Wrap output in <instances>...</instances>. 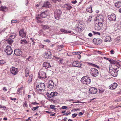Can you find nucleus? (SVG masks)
Returning <instances> with one entry per match:
<instances>
[{"instance_id": "48", "label": "nucleus", "mask_w": 121, "mask_h": 121, "mask_svg": "<svg viewBox=\"0 0 121 121\" xmlns=\"http://www.w3.org/2000/svg\"><path fill=\"white\" fill-rule=\"evenodd\" d=\"M85 102H81L79 101H78L77 102H73V103H84Z\"/></svg>"}, {"instance_id": "38", "label": "nucleus", "mask_w": 121, "mask_h": 121, "mask_svg": "<svg viewBox=\"0 0 121 121\" xmlns=\"http://www.w3.org/2000/svg\"><path fill=\"white\" fill-rule=\"evenodd\" d=\"M19 21H17V20H13L11 21V23H19Z\"/></svg>"}, {"instance_id": "5", "label": "nucleus", "mask_w": 121, "mask_h": 121, "mask_svg": "<svg viewBox=\"0 0 121 121\" xmlns=\"http://www.w3.org/2000/svg\"><path fill=\"white\" fill-rule=\"evenodd\" d=\"M45 72L40 70L38 73V77L40 79H44L47 78Z\"/></svg>"}, {"instance_id": "46", "label": "nucleus", "mask_w": 121, "mask_h": 121, "mask_svg": "<svg viewBox=\"0 0 121 121\" xmlns=\"http://www.w3.org/2000/svg\"><path fill=\"white\" fill-rule=\"evenodd\" d=\"M77 115V114L76 113H74L72 114V116L73 118L76 117Z\"/></svg>"}, {"instance_id": "12", "label": "nucleus", "mask_w": 121, "mask_h": 121, "mask_svg": "<svg viewBox=\"0 0 121 121\" xmlns=\"http://www.w3.org/2000/svg\"><path fill=\"white\" fill-rule=\"evenodd\" d=\"M54 84L53 81L51 80L49 81L48 85V87L49 89L51 90L54 87Z\"/></svg>"}, {"instance_id": "56", "label": "nucleus", "mask_w": 121, "mask_h": 121, "mask_svg": "<svg viewBox=\"0 0 121 121\" xmlns=\"http://www.w3.org/2000/svg\"><path fill=\"white\" fill-rule=\"evenodd\" d=\"M77 1L76 0H75L74 1H73L72 2V4H75L76 3H77Z\"/></svg>"}, {"instance_id": "28", "label": "nucleus", "mask_w": 121, "mask_h": 121, "mask_svg": "<svg viewBox=\"0 0 121 121\" xmlns=\"http://www.w3.org/2000/svg\"><path fill=\"white\" fill-rule=\"evenodd\" d=\"M36 19L37 20V22L38 23H41L43 22V21L41 20L40 17H38V16H37L36 17Z\"/></svg>"}, {"instance_id": "29", "label": "nucleus", "mask_w": 121, "mask_h": 121, "mask_svg": "<svg viewBox=\"0 0 121 121\" xmlns=\"http://www.w3.org/2000/svg\"><path fill=\"white\" fill-rule=\"evenodd\" d=\"M42 28L44 30L48 29L49 28V27L48 26L46 25H42Z\"/></svg>"}, {"instance_id": "15", "label": "nucleus", "mask_w": 121, "mask_h": 121, "mask_svg": "<svg viewBox=\"0 0 121 121\" xmlns=\"http://www.w3.org/2000/svg\"><path fill=\"white\" fill-rule=\"evenodd\" d=\"M57 93L56 92H51L50 94L48 92L46 95L49 98H51L52 97H54L55 96H56Z\"/></svg>"}, {"instance_id": "40", "label": "nucleus", "mask_w": 121, "mask_h": 121, "mask_svg": "<svg viewBox=\"0 0 121 121\" xmlns=\"http://www.w3.org/2000/svg\"><path fill=\"white\" fill-rule=\"evenodd\" d=\"M39 107V106H37L36 107H33L32 108V110H33L34 111H35Z\"/></svg>"}, {"instance_id": "33", "label": "nucleus", "mask_w": 121, "mask_h": 121, "mask_svg": "<svg viewBox=\"0 0 121 121\" xmlns=\"http://www.w3.org/2000/svg\"><path fill=\"white\" fill-rule=\"evenodd\" d=\"M20 43L21 44H23L24 43H27V42L25 39H21V40Z\"/></svg>"}, {"instance_id": "13", "label": "nucleus", "mask_w": 121, "mask_h": 121, "mask_svg": "<svg viewBox=\"0 0 121 121\" xmlns=\"http://www.w3.org/2000/svg\"><path fill=\"white\" fill-rule=\"evenodd\" d=\"M108 18L111 21H115L116 20V17L114 14H112L110 15H108Z\"/></svg>"}, {"instance_id": "41", "label": "nucleus", "mask_w": 121, "mask_h": 121, "mask_svg": "<svg viewBox=\"0 0 121 121\" xmlns=\"http://www.w3.org/2000/svg\"><path fill=\"white\" fill-rule=\"evenodd\" d=\"M104 58L105 59H106V60H108L109 61H110V63H111V60H111V59H110V58H107V57H104Z\"/></svg>"}, {"instance_id": "14", "label": "nucleus", "mask_w": 121, "mask_h": 121, "mask_svg": "<svg viewBox=\"0 0 121 121\" xmlns=\"http://www.w3.org/2000/svg\"><path fill=\"white\" fill-rule=\"evenodd\" d=\"M72 65L74 67H80L81 66L82 64L81 62H79L75 61L73 63Z\"/></svg>"}, {"instance_id": "51", "label": "nucleus", "mask_w": 121, "mask_h": 121, "mask_svg": "<svg viewBox=\"0 0 121 121\" xmlns=\"http://www.w3.org/2000/svg\"><path fill=\"white\" fill-rule=\"evenodd\" d=\"M32 104L33 105H35V104H39V103H37V102H33L32 103Z\"/></svg>"}, {"instance_id": "62", "label": "nucleus", "mask_w": 121, "mask_h": 121, "mask_svg": "<svg viewBox=\"0 0 121 121\" xmlns=\"http://www.w3.org/2000/svg\"><path fill=\"white\" fill-rule=\"evenodd\" d=\"M78 115L79 116L82 115H83V113L82 112H80L79 113Z\"/></svg>"}, {"instance_id": "7", "label": "nucleus", "mask_w": 121, "mask_h": 121, "mask_svg": "<svg viewBox=\"0 0 121 121\" xmlns=\"http://www.w3.org/2000/svg\"><path fill=\"white\" fill-rule=\"evenodd\" d=\"M62 13L61 11L59 9H56L54 13V17L55 19H58L59 18V15L61 14Z\"/></svg>"}, {"instance_id": "53", "label": "nucleus", "mask_w": 121, "mask_h": 121, "mask_svg": "<svg viewBox=\"0 0 121 121\" xmlns=\"http://www.w3.org/2000/svg\"><path fill=\"white\" fill-rule=\"evenodd\" d=\"M44 45L41 44L39 45V47L40 48H43L44 47Z\"/></svg>"}, {"instance_id": "59", "label": "nucleus", "mask_w": 121, "mask_h": 121, "mask_svg": "<svg viewBox=\"0 0 121 121\" xmlns=\"http://www.w3.org/2000/svg\"><path fill=\"white\" fill-rule=\"evenodd\" d=\"M65 30L63 29H60V31H61V32H64Z\"/></svg>"}, {"instance_id": "2", "label": "nucleus", "mask_w": 121, "mask_h": 121, "mask_svg": "<svg viewBox=\"0 0 121 121\" xmlns=\"http://www.w3.org/2000/svg\"><path fill=\"white\" fill-rule=\"evenodd\" d=\"M91 74L93 77H95L97 76L99 74V72L98 70L95 68H91L90 70Z\"/></svg>"}, {"instance_id": "55", "label": "nucleus", "mask_w": 121, "mask_h": 121, "mask_svg": "<svg viewBox=\"0 0 121 121\" xmlns=\"http://www.w3.org/2000/svg\"><path fill=\"white\" fill-rule=\"evenodd\" d=\"M10 99L12 100L15 101L16 100V98H13L12 97H10Z\"/></svg>"}, {"instance_id": "36", "label": "nucleus", "mask_w": 121, "mask_h": 121, "mask_svg": "<svg viewBox=\"0 0 121 121\" xmlns=\"http://www.w3.org/2000/svg\"><path fill=\"white\" fill-rule=\"evenodd\" d=\"M7 41L8 43L10 44L11 45V44L13 42V40L11 39H10L7 40Z\"/></svg>"}, {"instance_id": "21", "label": "nucleus", "mask_w": 121, "mask_h": 121, "mask_svg": "<svg viewBox=\"0 0 121 121\" xmlns=\"http://www.w3.org/2000/svg\"><path fill=\"white\" fill-rule=\"evenodd\" d=\"M117 86V84L116 83H114L109 86L111 90L115 89Z\"/></svg>"}, {"instance_id": "42", "label": "nucleus", "mask_w": 121, "mask_h": 121, "mask_svg": "<svg viewBox=\"0 0 121 121\" xmlns=\"http://www.w3.org/2000/svg\"><path fill=\"white\" fill-rule=\"evenodd\" d=\"M5 61L4 60H0V64H3L5 63Z\"/></svg>"}, {"instance_id": "19", "label": "nucleus", "mask_w": 121, "mask_h": 121, "mask_svg": "<svg viewBox=\"0 0 121 121\" xmlns=\"http://www.w3.org/2000/svg\"><path fill=\"white\" fill-rule=\"evenodd\" d=\"M110 72L111 75L114 77H116L117 75V71H116L115 70H114L110 69Z\"/></svg>"}, {"instance_id": "63", "label": "nucleus", "mask_w": 121, "mask_h": 121, "mask_svg": "<svg viewBox=\"0 0 121 121\" xmlns=\"http://www.w3.org/2000/svg\"><path fill=\"white\" fill-rule=\"evenodd\" d=\"M58 47H61V48H63L64 46L63 45H58Z\"/></svg>"}, {"instance_id": "6", "label": "nucleus", "mask_w": 121, "mask_h": 121, "mask_svg": "<svg viewBox=\"0 0 121 121\" xmlns=\"http://www.w3.org/2000/svg\"><path fill=\"white\" fill-rule=\"evenodd\" d=\"M4 51L7 55H9L12 54L13 52L11 47L9 46H6Z\"/></svg>"}, {"instance_id": "44", "label": "nucleus", "mask_w": 121, "mask_h": 121, "mask_svg": "<svg viewBox=\"0 0 121 121\" xmlns=\"http://www.w3.org/2000/svg\"><path fill=\"white\" fill-rule=\"evenodd\" d=\"M93 32L94 33V35L97 34V35H100V33L99 32H95L94 31H93Z\"/></svg>"}, {"instance_id": "47", "label": "nucleus", "mask_w": 121, "mask_h": 121, "mask_svg": "<svg viewBox=\"0 0 121 121\" xmlns=\"http://www.w3.org/2000/svg\"><path fill=\"white\" fill-rule=\"evenodd\" d=\"M63 60L62 59H61L59 61V63L60 64H62L63 63Z\"/></svg>"}, {"instance_id": "10", "label": "nucleus", "mask_w": 121, "mask_h": 121, "mask_svg": "<svg viewBox=\"0 0 121 121\" xmlns=\"http://www.w3.org/2000/svg\"><path fill=\"white\" fill-rule=\"evenodd\" d=\"M10 71L11 73L14 75H16L18 71V69L15 67L11 68L10 69Z\"/></svg>"}, {"instance_id": "9", "label": "nucleus", "mask_w": 121, "mask_h": 121, "mask_svg": "<svg viewBox=\"0 0 121 121\" xmlns=\"http://www.w3.org/2000/svg\"><path fill=\"white\" fill-rule=\"evenodd\" d=\"M51 52H50L47 51L44 54V57L46 59H50L51 58Z\"/></svg>"}, {"instance_id": "22", "label": "nucleus", "mask_w": 121, "mask_h": 121, "mask_svg": "<svg viewBox=\"0 0 121 121\" xmlns=\"http://www.w3.org/2000/svg\"><path fill=\"white\" fill-rule=\"evenodd\" d=\"M47 13V12L46 10L43 12L41 13L40 16L43 18L45 17L48 16Z\"/></svg>"}, {"instance_id": "43", "label": "nucleus", "mask_w": 121, "mask_h": 121, "mask_svg": "<svg viewBox=\"0 0 121 121\" xmlns=\"http://www.w3.org/2000/svg\"><path fill=\"white\" fill-rule=\"evenodd\" d=\"M92 17L91 16H89L88 20V21L89 22H91V21Z\"/></svg>"}, {"instance_id": "26", "label": "nucleus", "mask_w": 121, "mask_h": 121, "mask_svg": "<svg viewBox=\"0 0 121 121\" xmlns=\"http://www.w3.org/2000/svg\"><path fill=\"white\" fill-rule=\"evenodd\" d=\"M111 63L113 64L119 66H120L121 65L119 64V62H118L116 60H112L111 61Z\"/></svg>"}, {"instance_id": "1", "label": "nucleus", "mask_w": 121, "mask_h": 121, "mask_svg": "<svg viewBox=\"0 0 121 121\" xmlns=\"http://www.w3.org/2000/svg\"><path fill=\"white\" fill-rule=\"evenodd\" d=\"M81 82L83 84H88L91 82V80L90 77L87 76L83 77L81 79Z\"/></svg>"}, {"instance_id": "24", "label": "nucleus", "mask_w": 121, "mask_h": 121, "mask_svg": "<svg viewBox=\"0 0 121 121\" xmlns=\"http://www.w3.org/2000/svg\"><path fill=\"white\" fill-rule=\"evenodd\" d=\"M51 6V4L48 1H47L44 2L43 4V7H45L47 8H49Z\"/></svg>"}, {"instance_id": "50", "label": "nucleus", "mask_w": 121, "mask_h": 121, "mask_svg": "<svg viewBox=\"0 0 121 121\" xmlns=\"http://www.w3.org/2000/svg\"><path fill=\"white\" fill-rule=\"evenodd\" d=\"M6 7L5 6H2L1 7V9L3 11H4V9H6Z\"/></svg>"}, {"instance_id": "39", "label": "nucleus", "mask_w": 121, "mask_h": 121, "mask_svg": "<svg viewBox=\"0 0 121 121\" xmlns=\"http://www.w3.org/2000/svg\"><path fill=\"white\" fill-rule=\"evenodd\" d=\"M29 74V72L28 71L26 70L25 75L26 77H27Z\"/></svg>"}, {"instance_id": "8", "label": "nucleus", "mask_w": 121, "mask_h": 121, "mask_svg": "<svg viewBox=\"0 0 121 121\" xmlns=\"http://www.w3.org/2000/svg\"><path fill=\"white\" fill-rule=\"evenodd\" d=\"M96 21L98 22V23L103 24L104 19L103 16L102 15H99V16L96 17Z\"/></svg>"}, {"instance_id": "18", "label": "nucleus", "mask_w": 121, "mask_h": 121, "mask_svg": "<svg viewBox=\"0 0 121 121\" xmlns=\"http://www.w3.org/2000/svg\"><path fill=\"white\" fill-rule=\"evenodd\" d=\"M103 25L99 24V23H98V24L96 23L95 25V30H100L101 29Z\"/></svg>"}, {"instance_id": "52", "label": "nucleus", "mask_w": 121, "mask_h": 121, "mask_svg": "<svg viewBox=\"0 0 121 121\" xmlns=\"http://www.w3.org/2000/svg\"><path fill=\"white\" fill-rule=\"evenodd\" d=\"M114 51L113 50H112L110 51V53L111 54H114Z\"/></svg>"}, {"instance_id": "37", "label": "nucleus", "mask_w": 121, "mask_h": 121, "mask_svg": "<svg viewBox=\"0 0 121 121\" xmlns=\"http://www.w3.org/2000/svg\"><path fill=\"white\" fill-rule=\"evenodd\" d=\"M22 88L21 87L18 89L17 92L18 94H20L21 92Z\"/></svg>"}, {"instance_id": "4", "label": "nucleus", "mask_w": 121, "mask_h": 121, "mask_svg": "<svg viewBox=\"0 0 121 121\" xmlns=\"http://www.w3.org/2000/svg\"><path fill=\"white\" fill-rule=\"evenodd\" d=\"M36 89L38 91H44L45 89L44 84L43 83L39 84L36 86Z\"/></svg>"}, {"instance_id": "17", "label": "nucleus", "mask_w": 121, "mask_h": 121, "mask_svg": "<svg viewBox=\"0 0 121 121\" xmlns=\"http://www.w3.org/2000/svg\"><path fill=\"white\" fill-rule=\"evenodd\" d=\"M97 91L96 88L94 87L90 88L89 90V93L92 94H95Z\"/></svg>"}, {"instance_id": "16", "label": "nucleus", "mask_w": 121, "mask_h": 121, "mask_svg": "<svg viewBox=\"0 0 121 121\" xmlns=\"http://www.w3.org/2000/svg\"><path fill=\"white\" fill-rule=\"evenodd\" d=\"M14 53L15 55L18 56H20L22 54V52L19 49H15Z\"/></svg>"}, {"instance_id": "23", "label": "nucleus", "mask_w": 121, "mask_h": 121, "mask_svg": "<svg viewBox=\"0 0 121 121\" xmlns=\"http://www.w3.org/2000/svg\"><path fill=\"white\" fill-rule=\"evenodd\" d=\"M43 66L47 69L49 67H51V66L50 65V64L46 62H44L43 63Z\"/></svg>"}, {"instance_id": "34", "label": "nucleus", "mask_w": 121, "mask_h": 121, "mask_svg": "<svg viewBox=\"0 0 121 121\" xmlns=\"http://www.w3.org/2000/svg\"><path fill=\"white\" fill-rule=\"evenodd\" d=\"M72 53L73 55H80L81 54L79 52H73Z\"/></svg>"}, {"instance_id": "57", "label": "nucleus", "mask_w": 121, "mask_h": 121, "mask_svg": "<svg viewBox=\"0 0 121 121\" xmlns=\"http://www.w3.org/2000/svg\"><path fill=\"white\" fill-rule=\"evenodd\" d=\"M62 108L63 109H66L67 108V107L66 106H63L62 107Z\"/></svg>"}, {"instance_id": "30", "label": "nucleus", "mask_w": 121, "mask_h": 121, "mask_svg": "<svg viewBox=\"0 0 121 121\" xmlns=\"http://www.w3.org/2000/svg\"><path fill=\"white\" fill-rule=\"evenodd\" d=\"M92 6L91 5L90 6V7L86 9V10L87 11L90 13H92Z\"/></svg>"}, {"instance_id": "20", "label": "nucleus", "mask_w": 121, "mask_h": 121, "mask_svg": "<svg viewBox=\"0 0 121 121\" xmlns=\"http://www.w3.org/2000/svg\"><path fill=\"white\" fill-rule=\"evenodd\" d=\"M19 34L20 36L22 38H25L26 37V33L24 31L23 29L20 30Z\"/></svg>"}, {"instance_id": "45", "label": "nucleus", "mask_w": 121, "mask_h": 121, "mask_svg": "<svg viewBox=\"0 0 121 121\" xmlns=\"http://www.w3.org/2000/svg\"><path fill=\"white\" fill-rule=\"evenodd\" d=\"M23 106L24 107L25 106L26 107L27 106V104L26 102H25L24 103Z\"/></svg>"}, {"instance_id": "25", "label": "nucleus", "mask_w": 121, "mask_h": 121, "mask_svg": "<svg viewBox=\"0 0 121 121\" xmlns=\"http://www.w3.org/2000/svg\"><path fill=\"white\" fill-rule=\"evenodd\" d=\"M64 8L70 10L72 7L69 4H65L64 5Z\"/></svg>"}, {"instance_id": "61", "label": "nucleus", "mask_w": 121, "mask_h": 121, "mask_svg": "<svg viewBox=\"0 0 121 121\" xmlns=\"http://www.w3.org/2000/svg\"><path fill=\"white\" fill-rule=\"evenodd\" d=\"M44 41L45 42H50V41L48 39L44 40Z\"/></svg>"}, {"instance_id": "3", "label": "nucleus", "mask_w": 121, "mask_h": 121, "mask_svg": "<svg viewBox=\"0 0 121 121\" xmlns=\"http://www.w3.org/2000/svg\"><path fill=\"white\" fill-rule=\"evenodd\" d=\"M75 30L78 33H80L83 30H84V26L82 24L79 23L78 26L75 27Z\"/></svg>"}, {"instance_id": "54", "label": "nucleus", "mask_w": 121, "mask_h": 121, "mask_svg": "<svg viewBox=\"0 0 121 121\" xmlns=\"http://www.w3.org/2000/svg\"><path fill=\"white\" fill-rule=\"evenodd\" d=\"M61 0H53L52 1H53L54 3H56V1L59 2Z\"/></svg>"}, {"instance_id": "49", "label": "nucleus", "mask_w": 121, "mask_h": 121, "mask_svg": "<svg viewBox=\"0 0 121 121\" xmlns=\"http://www.w3.org/2000/svg\"><path fill=\"white\" fill-rule=\"evenodd\" d=\"M56 106L55 105H50V108L52 109H53V108L55 107Z\"/></svg>"}, {"instance_id": "35", "label": "nucleus", "mask_w": 121, "mask_h": 121, "mask_svg": "<svg viewBox=\"0 0 121 121\" xmlns=\"http://www.w3.org/2000/svg\"><path fill=\"white\" fill-rule=\"evenodd\" d=\"M90 65L91 66H93V67L99 69V67L96 65L94 64L93 63H91L90 64Z\"/></svg>"}, {"instance_id": "60", "label": "nucleus", "mask_w": 121, "mask_h": 121, "mask_svg": "<svg viewBox=\"0 0 121 121\" xmlns=\"http://www.w3.org/2000/svg\"><path fill=\"white\" fill-rule=\"evenodd\" d=\"M65 111H63L62 112V113H63V115H65Z\"/></svg>"}, {"instance_id": "31", "label": "nucleus", "mask_w": 121, "mask_h": 121, "mask_svg": "<svg viewBox=\"0 0 121 121\" xmlns=\"http://www.w3.org/2000/svg\"><path fill=\"white\" fill-rule=\"evenodd\" d=\"M10 37V39H14L16 36V34H11Z\"/></svg>"}, {"instance_id": "58", "label": "nucleus", "mask_w": 121, "mask_h": 121, "mask_svg": "<svg viewBox=\"0 0 121 121\" xmlns=\"http://www.w3.org/2000/svg\"><path fill=\"white\" fill-rule=\"evenodd\" d=\"M71 113V112H67L66 114V115L67 116L69 115Z\"/></svg>"}, {"instance_id": "11", "label": "nucleus", "mask_w": 121, "mask_h": 121, "mask_svg": "<svg viewBox=\"0 0 121 121\" xmlns=\"http://www.w3.org/2000/svg\"><path fill=\"white\" fill-rule=\"evenodd\" d=\"M93 41L95 44L98 45H100L102 43V40L99 39L94 38L93 39Z\"/></svg>"}, {"instance_id": "64", "label": "nucleus", "mask_w": 121, "mask_h": 121, "mask_svg": "<svg viewBox=\"0 0 121 121\" xmlns=\"http://www.w3.org/2000/svg\"><path fill=\"white\" fill-rule=\"evenodd\" d=\"M92 35L91 33H90L88 34V36L90 37H91L92 36Z\"/></svg>"}, {"instance_id": "27", "label": "nucleus", "mask_w": 121, "mask_h": 121, "mask_svg": "<svg viewBox=\"0 0 121 121\" xmlns=\"http://www.w3.org/2000/svg\"><path fill=\"white\" fill-rule=\"evenodd\" d=\"M115 6L117 8H119L121 6V2L118 1L116 2L115 4Z\"/></svg>"}, {"instance_id": "32", "label": "nucleus", "mask_w": 121, "mask_h": 121, "mask_svg": "<svg viewBox=\"0 0 121 121\" xmlns=\"http://www.w3.org/2000/svg\"><path fill=\"white\" fill-rule=\"evenodd\" d=\"M33 76V75L32 74H31L30 75L28 80L29 83H30L31 82L32 80Z\"/></svg>"}]
</instances>
